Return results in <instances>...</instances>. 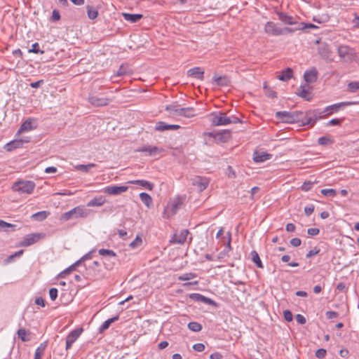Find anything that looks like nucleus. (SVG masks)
I'll list each match as a JSON object with an SVG mask.
<instances>
[{"label": "nucleus", "mask_w": 359, "mask_h": 359, "mask_svg": "<svg viewBox=\"0 0 359 359\" xmlns=\"http://www.w3.org/2000/svg\"><path fill=\"white\" fill-rule=\"evenodd\" d=\"M264 30L266 34L271 36L285 35L288 33L294 32L296 31L295 28L287 27H280L278 25V24L272 21H269L265 24Z\"/></svg>", "instance_id": "1"}, {"label": "nucleus", "mask_w": 359, "mask_h": 359, "mask_svg": "<svg viewBox=\"0 0 359 359\" xmlns=\"http://www.w3.org/2000/svg\"><path fill=\"white\" fill-rule=\"evenodd\" d=\"M210 121L213 126H226L239 123L240 119L235 116L228 117L224 113L215 112L210 114Z\"/></svg>", "instance_id": "2"}, {"label": "nucleus", "mask_w": 359, "mask_h": 359, "mask_svg": "<svg viewBox=\"0 0 359 359\" xmlns=\"http://www.w3.org/2000/svg\"><path fill=\"white\" fill-rule=\"evenodd\" d=\"M304 112L301 111H280L276 113V117L285 123H299L302 121Z\"/></svg>", "instance_id": "3"}, {"label": "nucleus", "mask_w": 359, "mask_h": 359, "mask_svg": "<svg viewBox=\"0 0 359 359\" xmlns=\"http://www.w3.org/2000/svg\"><path fill=\"white\" fill-rule=\"evenodd\" d=\"M89 210L86 209L83 206L79 205L62 214V219L68 221L71 219H77L79 217L86 218L89 215Z\"/></svg>", "instance_id": "4"}, {"label": "nucleus", "mask_w": 359, "mask_h": 359, "mask_svg": "<svg viewBox=\"0 0 359 359\" xmlns=\"http://www.w3.org/2000/svg\"><path fill=\"white\" fill-rule=\"evenodd\" d=\"M36 187L35 183L30 180H19L15 182L12 189L14 191L19 194H30L33 192Z\"/></svg>", "instance_id": "5"}, {"label": "nucleus", "mask_w": 359, "mask_h": 359, "mask_svg": "<svg viewBox=\"0 0 359 359\" xmlns=\"http://www.w3.org/2000/svg\"><path fill=\"white\" fill-rule=\"evenodd\" d=\"M337 52L340 58L344 62H350L356 57L354 49L348 46H339Z\"/></svg>", "instance_id": "6"}, {"label": "nucleus", "mask_w": 359, "mask_h": 359, "mask_svg": "<svg viewBox=\"0 0 359 359\" xmlns=\"http://www.w3.org/2000/svg\"><path fill=\"white\" fill-rule=\"evenodd\" d=\"M322 112L319 110H315L313 111H309L306 114L304 113V116L302 118V121L299 123H302V126H313L318 118L321 116Z\"/></svg>", "instance_id": "7"}, {"label": "nucleus", "mask_w": 359, "mask_h": 359, "mask_svg": "<svg viewBox=\"0 0 359 359\" xmlns=\"http://www.w3.org/2000/svg\"><path fill=\"white\" fill-rule=\"evenodd\" d=\"M88 102L93 107H104L109 104L113 99L107 97H99L98 95L94 94H90L88 98Z\"/></svg>", "instance_id": "8"}, {"label": "nucleus", "mask_w": 359, "mask_h": 359, "mask_svg": "<svg viewBox=\"0 0 359 359\" xmlns=\"http://www.w3.org/2000/svg\"><path fill=\"white\" fill-rule=\"evenodd\" d=\"M358 104L357 102H341L339 103H336L332 105H329L326 107L324 109V111L322 112L325 114L326 116L331 115L334 113H336L341 109H342L344 107L347 106H351L353 104Z\"/></svg>", "instance_id": "9"}, {"label": "nucleus", "mask_w": 359, "mask_h": 359, "mask_svg": "<svg viewBox=\"0 0 359 359\" xmlns=\"http://www.w3.org/2000/svg\"><path fill=\"white\" fill-rule=\"evenodd\" d=\"M43 237L42 233H29L26 235L22 240L17 245L19 247H27L38 242Z\"/></svg>", "instance_id": "10"}, {"label": "nucleus", "mask_w": 359, "mask_h": 359, "mask_svg": "<svg viewBox=\"0 0 359 359\" xmlns=\"http://www.w3.org/2000/svg\"><path fill=\"white\" fill-rule=\"evenodd\" d=\"M83 330L82 327L76 328L72 330L66 337V350H69L72 348V344L77 340L80 337Z\"/></svg>", "instance_id": "11"}, {"label": "nucleus", "mask_w": 359, "mask_h": 359, "mask_svg": "<svg viewBox=\"0 0 359 359\" xmlns=\"http://www.w3.org/2000/svg\"><path fill=\"white\" fill-rule=\"evenodd\" d=\"M192 185L194 186L200 192L205 190L210 183V180L207 177L197 176L191 180Z\"/></svg>", "instance_id": "12"}, {"label": "nucleus", "mask_w": 359, "mask_h": 359, "mask_svg": "<svg viewBox=\"0 0 359 359\" xmlns=\"http://www.w3.org/2000/svg\"><path fill=\"white\" fill-rule=\"evenodd\" d=\"M29 142V140L28 139H15L6 144L4 148L7 151H12L16 149L22 148L25 143H27Z\"/></svg>", "instance_id": "13"}, {"label": "nucleus", "mask_w": 359, "mask_h": 359, "mask_svg": "<svg viewBox=\"0 0 359 359\" xmlns=\"http://www.w3.org/2000/svg\"><path fill=\"white\" fill-rule=\"evenodd\" d=\"M128 189L127 186H107L104 188V193L109 195L117 196Z\"/></svg>", "instance_id": "14"}, {"label": "nucleus", "mask_w": 359, "mask_h": 359, "mask_svg": "<svg viewBox=\"0 0 359 359\" xmlns=\"http://www.w3.org/2000/svg\"><path fill=\"white\" fill-rule=\"evenodd\" d=\"M189 231L183 229L180 232L175 233L171 238V242L177 244H183L187 238Z\"/></svg>", "instance_id": "15"}, {"label": "nucleus", "mask_w": 359, "mask_h": 359, "mask_svg": "<svg viewBox=\"0 0 359 359\" xmlns=\"http://www.w3.org/2000/svg\"><path fill=\"white\" fill-rule=\"evenodd\" d=\"M277 15L278 16L279 20L285 25H293L297 23L293 16L290 15L285 13L278 12Z\"/></svg>", "instance_id": "16"}, {"label": "nucleus", "mask_w": 359, "mask_h": 359, "mask_svg": "<svg viewBox=\"0 0 359 359\" xmlns=\"http://www.w3.org/2000/svg\"><path fill=\"white\" fill-rule=\"evenodd\" d=\"M162 151L163 149L153 146H144L137 149V151L146 152L148 154L149 156H154L159 154L160 152H161Z\"/></svg>", "instance_id": "17"}, {"label": "nucleus", "mask_w": 359, "mask_h": 359, "mask_svg": "<svg viewBox=\"0 0 359 359\" xmlns=\"http://www.w3.org/2000/svg\"><path fill=\"white\" fill-rule=\"evenodd\" d=\"M180 128L177 124H168L163 121H158L156 123L155 129L158 131H165L168 130H177Z\"/></svg>", "instance_id": "18"}, {"label": "nucleus", "mask_w": 359, "mask_h": 359, "mask_svg": "<svg viewBox=\"0 0 359 359\" xmlns=\"http://www.w3.org/2000/svg\"><path fill=\"white\" fill-rule=\"evenodd\" d=\"M272 157V155L265 151H255L253 154V160L256 163H262L267 160H269Z\"/></svg>", "instance_id": "19"}, {"label": "nucleus", "mask_w": 359, "mask_h": 359, "mask_svg": "<svg viewBox=\"0 0 359 359\" xmlns=\"http://www.w3.org/2000/svg\"><path fill=\"white\" fill-rule=\"evenodd\" d=\"M204 70L201 67H196L188 70L187 76L198 79H203Z\"/></svg>", "instance_id": "20"}, {"label": "nucleus", "mask_w": 359, "mask_h": 359, "mask_svg": "<svg viewBox=\"0 0 359 359\" xmlns=\"http://www.w3.org/2000/svg\"><path fill=\"white\" fill-rule=\"evenodd\" d=\"M304 77L307 83H313L317 80L318 72L316 68H312L304 72Z\"/></svg>", "instance_id": "21"}, {"label": "nucleus", "mask_w": 359, "mask_h": 359, "mask_svg": "<svg viewBox=\"0 0 359 359\" xmlns=\"http://www.w3.org/2000/svg\"><path fill=\"white\" fill-rule=\"evenodd\" d=\"M177 110V115L178 116H182L187 118H191L194 117L195 114V109L193 107H186V108H178Z\"/></svg>", "instance_id": "22"}, {"label": "nucleus", "mask_w": 359, "mask_h": 359, "mask_svg": "<svg viewBox=\"0 0 359 359\" xmlns=\"http://www.w3.org/2000/svg\"><path fill=\"white\" fill-rule=\"evenodd\" d=\"M106 202L105 197L104 196H99L93 198L88 202V207H100L103 205Z\"/></svg>", "instance_id": "23"}, {"label": "nucleus", "mask_w": 359, "mask_h": 359, "mask_svg": "<svg viewBox=\"0 0 359 359\" xmlns=\"http://www.w3.org/2000/svg\"><path fill=\"white\" fill-rule=\"evenodd\" d=\"M122 16L126 21L135 23L140 21L143 15L142 14L123 13Z\"/></svg>", "instance_id": "24"}, {"label": "nucleus", "mask_w": 359, "mask_h": 359, "mask_svg": "<svg viewBox=\"0 0 359 359\" xmlns=\"http://www.w3.org/2000/svg\"><path fill=\"white\" fill-rule=\"evenodd\" d=\"M128 183L132 184L140 185L142 188L146 189L149 191L152 190L154 188V184L151 182L144 180H130V181H128Z\"/></svg>", "instance_id": "25"}, {"label": "nucleus", "mask_w": 359, "mask_h": 359, "mask_svg": "<svg viewBox=\"0 0 359 359\" xmlns=\"http://www.w3.org/2000/svg\"><path fill=\"white\" fill-rule=\"evenodd\" d=\"M182 203V202L180 197L175 198L173 201L169 203L168 208L170 210L172 215H175L181 206Z\"/></svg>", "instance_id": "26"}, {"label": "nucleus", "mask_w": 359, "mask_h": 359, "mask_svg": "<svg viewBox=\"0 0 359 359\" xmlns=\"http://www.w3.org/2000/svg\"><path fill=\"white\" fill-rule=\"evenodd\" d=\"M231 233L229 232H228L227 238H226V248L223 251L219 252V254L218 255V257H217L218 259H223L225 256L227 255L228 252L231 250Z\"/></svg>", "instance_id": "27"}, {"label": "nucleus", "mask_w": 359, "mask_h": 359, "mask_svg": "<svg viewBox=\"0 0 359 359\" xmlns=\"http://www.w3.org/2000/svg\"><path fill=\"white\" fill-rule=\"evenodd\" d=\"M213 82L219 86H227L229 84V79L226 76H215Z\"/></svg>", "instance_id": "28"}, {"label": "nucleus", "mask_w": 359, "mask_h": 359, "mask_svg": "<svg viewBox=\"0 0 359 359\" xmlns=\"http://www.w3.org/2000/svg\"><path fill=\"white\" fill-rule=\"evenodd\" d=\"M293 71L291 68H287L282 71L281 74L278 76V79L280 81H287L292 77Z\"/></svg>", "instance_id": "29"}, {"label": "nucleus", "mask_w": 359, "mask_h": 359, "mask_svg": "<svg viewBox=\"0 0 359 359\" xmlns=\"http://www.w3.org/2000/svg\"><path fill=\"white\" fill-rule=\"evenodd\" d=\"M318 53L324 59L329 58L330 50L328 46L325 43L321 44L318 48Z\"/></svg>", "instance_id": "30"}, {"label": "nucleus", "mask_w": 359, "mask_h": 359, "mask_svg": "<svg viewBox=\"0 0 359 359\" xmlns=\"http://www.w3.org/2000/svg\"><path fill=\"white\" fill-rule=\"evenodd\" d=\"M140 198L141 201L147 207L150 208L152 205V198L147 193L142 192L140 194Z\"/></svg>", "instance_id": "31"}, {"label": "nucleus", "mask_w": 359, "mask_h": 359, "mask_svg": "<svg viewBox=\"0 0 359 359\" xmlns=\"http://www.w3.org/2000/svg\"><path fill=\"white\" fill-rule=\"evenodd\" d=\"M87 15L89 19L95 20L98 15L97 8H93L92 6L88 5L86 6Z\"/></svg>", "instance_id": "32"}, {"label": "nucleus", "mask_w": 359, "mask_h": 359, "mask_svg": "<svg viewBox=\"0 0 359 359\" xmlns=\"http://www.w3.org/2000/svg\"><path fill=\"white\" fill-rule=\"evenodd\" d=\"M33 129L32 126V119L28 118L27 119L20 127L18 133L22 131H28Z\"/></svg>", "instance_id": "33"}, {"label": "nucleus", "mask_w": 359, "mask_h": 359, "mask_svg": "<svg viewBox=\"0 0 359 359\" xmlns=\"http://www.w3.org/2000/svg\"><path fill=\"white\" fill-rule=\"evenodd\" d=\"M252 261L256 264V266L259 269H263L264 266L260 259L259 254L256 251H252L251 252Z\"/></svg>", "instance_id": "34"}, {"label": "nucleus", "mask_w": 359, "mask_h": 359, "mask_svg": "<svg viewBox=\"0 0 359 359\" xmlns=\"http://www.w3.org/2000/svg\"><path fill=\"white\" fill-rule=\"evenodd\" d=\"M118 319V316H116L115 317L109 318L108 320H105L102 325L100 327V332H103L109 328L111 323H114V321L117 320Z\"/></svg>", "instance_id": "35"}, {"label": "nucleus", "mask_w": 359, "mask_h": 359, "mask_svg": "<svg viewBox=\"0 0 359 359\" xmlns=\"http://www.w3.org/2000/svg\"><path fill=\"white\" fill-rule=\"evenodd\" d=\"M95 167V164L89 163L87 165L79 164L75 166V169L83 172H88L90 168Z\"/></svg>", "instance_id": "36"}, {"label": "nucleus", "mask_w": 359, "mask_h": 359, "mask_svg": "<svg viewBox=\"0 0 359 359\" xmlns=\"http://www.w3.org/2000/svg\"><path fill=\"white\" fill-rule=\"evenodd\" d=\"M98 253L101 256H103V257H106V256H108L109 257H116V253L111 250H108V249H104V248H102V249H100L98 250Z\"/></svg>", "instance_id": "37"}, {"label": "nucleus", "mask_w": 359, "mask_h": 359, "mask_svg": "<svg viewBox=\"0 0 359 359\" xmlns=\"http://www.w3.org/2000/svg\"><path fill=\"white\" fill-rule=\"evenodd\" d=\"M48 214L46 211H41L34 214L32 217L38 221H43L47 218Z\"/></svg>", "instance_id": "38"}, {"label": "nucleus", "mask_w": 359, "mask_h": 359, "mask_svg": "<svg viewBox=\"0 0 359 359\" xmlns=\"http://www.w3.org/2000/svg\"><path fill=\"white\" fill-rule=\"evenodd\" d=\"M24 253V250H18V252H15L14 254L13 255H11L10 256H8L6 259L5 260V262L8 264V263H11L12 262H13L14 259L15 257H21Z\"/></svg>", "instance_id": "39"}, {"label": "nucleus", "mask_w": 359, "mask_h": 359, "mask_svg": "<svg viewBox=\"0 0 359 359\" xmlns=\"http://www.w3.org/2000/svg\"><path fill=\"white\" fill-rule=\"evenodd\" d=\"M188 328L193 332H199L202 330V325L197 322H190Z\"/></svg>", "instance_id": "40"}, {"label": "nucleus", "mask_w": 359, "mask_h": 359, "mask_svg": "<svg viewBox=\"0 0 359 359\" xmlns=\"http://www.w3.org/2000/svg\"><path fill=\"white\" fill-rule=\"evenodd\" d=\"M196 277V274L194 273H187L180 275L178 277L179 280L184 281V280H189L191 279H194Z\"/></svg>", "instance_id": "41"}, {"label": "nucleus", "mask_w": 359, "mask_h": 359, "mask_svg": "<svg viewBox=\"0 0 359 359\" xmlns=\"http://www.w3.org/2000/svg\"><path fill=\"white\" fill-rule=\"evenodd\" d=\"M348 90L351 93H355L359 90V81H351L348 83Z\"/></svg>", "instance_id": "42"}, {"label": "nucleus", "mask_w": 359, "mask_h": 359, "mask_svg": "<svg viewBox=\"0 0 359 359\" xmlns=\"http://www.w3.org/2000/svg\"><path fill=\"white\" fill-rule=\"evenodd\" d=\"M142 243V239L140 236H137L129 244L130 248L134 249Z\"/></svg>", "instance_id": "43"}, {"label": "nucleus", "mask_w": 359, "mask_h": 359, "mask_svg": "<svg viewBox=\"0 0 359 359\" xmlns=\"http://www.w3.org/2000/svg\"><path fill=\"white\" fill-rule=\"evenodd\" d=\"M320 193L325 196L334 197L337 195V191L334 189H323Z\"/></svg>", "instance_id": "44"}, {"label": "nucleus", "mask_w": 359, "mask_h": 359, "mask_svg": "<svg viewBox=\"0 0 359 359\" xmlns=\"http://www.w3.org/2000/svg\"><path fill=\"white\" fill-rule=\"evenodd\" d=\"M329 20H330V17L327 14H324L320 16V15L314 16L313 18V20L318 23H323V22H327Z\"/></svg>", "instance_id": "45"}, {"label": "nucleus", "mask_w": 359, "mask_h": 359, "mask_svg": "<svg viewBox=\"0 0 359 359\" xmlns=\"http://www.w3.org/2000/svg\"><path fill=\"white\" fill-rule=\"evenodd\" d=\"M14 224L7 223L5 221L0 219V231H8V228H13Z\"/></svg>", "instance_id": "46"}, {"label": "nucleus", "mask_w": 359, "mask_h": 359, "mask_svg": "<svg viewBox=\"0 0 359 359\" xmlns=\"http://www.w3.org/2000/svg\"><path fill=\"white\" fill-rule=\"evenodd\" d=\"M264 90H265V95H266L268 97H270V98H274V97H276V96H277L276 93L273 90H272V89H271V88H268V87L266 86V84L264 85Z\"/></svg>", "instance_id": "47"}, {"label": "nucleus", "mask_w": 359, "mask_h": 359, "mask_svg": "<svg viewBox=\"0 0 359 359\" xmlns=\"http://www.w3.org/2000/svg\"><path fill=\"white\" fill-rule=\"evenodd\" d=\"M29 53H40L43 54L44 53L43 50H40L39 45L38 43H34L32 45V48L28 50Z\"/></svg>", "instance_id": "48"}, {"label": "nucleus", "mask_w": 359, "mask_h": 359, "mask_svg": "<svg viewBox=\"0 0 359 359\" xmlns=\"http://www.w3.org/2000/svg\"><path fill=\"white\" fill-rule=\"evenodd\" d=\"M18 336L22 340V341H27L29 339L26 337L27 331L25 329H19L18 330Z\"/></svg>", "instance_id": "49"}, {"label": "nucleus", "mask_w": 359, "mask_h": 359, "mask_svg": "<svg viewBox=\"0 0 359 359\" xmlns=\"http://www.w3.org/2000/svg\"><path fill=\"white\" fill-rule=\"evenodd\" d=\"M301 25L302 26L301 27L295 29L296 31L297 30H304L305 29H317V28H318V26L315 25L314 24H311V23L302 22Z\"/></svg>", "instance_id": "50"}, {"label": "nucleus", "mask_w": 359, "mask_h": 359, "mask_svg": "<svg viewBox=\"0 0 359 359\" xmlns=\"http://www.w3.org/2000/svg\"><path fill=\"white\" fill-rule=\"evenodd\" d=\"M130 73V70H128L126 67L121 65L116 72V76H121L123 75L129 74Z\"/></svg>", "instance_id": "51"}, {"label": "nucleus", "mask_w": 359, "mask_h": 359, "mask_svg": "<svg viewBox=\"0 0 359 359\" xmlns=\"http://www.w3.org/2000/svg\"><path fill=\"white\" fill-rule=\"evenodd\" d=\"M189 298L194 302H202L203 295L199 293H191L189 294Z\"/></svg>", "instance_id": "52"}, {"label": "nucleus", "mask_w": 359, "mask_h": 359, "mask_svg": "<svg viewBox=\"0 0 359 359\" xmlns=\"http://www.w3.org/2000/svg\"><path fill=\"white\" fill-rule=\"evenodd\" d=\"M313 183L311 181L305 182L301 187V189L304 191H309L313 187Z\"/></svg>", "instance_id": "53"}, {"label": "nucleus", "mask_w": 359, "mask_h": 359, "mask_svg": "<svg viewBox=\"0 0 359 359\" xmlns=\"http://www.w3.org/2000/svg\"><path fill=\"white\" fill-rule=\"evenodd\" d=\"M308 94H309L308 91L303 86H300L299 92L297 93V95L301 97L309 100L307 98Z\"/></svg>", "instance_id": "54"}, {"label": "nucleus", "mask_w": 359, "mask_h": 359, "mask_svg": "<svg viewBox=\"0 0 359 359\" xmlns=\"http://www.w3.org/2000/svg\"><path fill=\"white\" fill-rule=\"evenodd\" d=\"M60 14L59 11L56 9H54L52 13V16L50 18V20L53 22H56L60 20Z\"/></svg>", "instance_id": "55"}, {"label": "nucleus", "mask_w": 359, "mask_h": 359, "mask_svg": "<svg viewBox=\"0 0 359 359\" xmlns=\"http://www.w3.org/2000/svg\"><path fill=\"white\" fill-rule=\"evenodd\" d=\"M344 118H333L327 123V126H341Z\"/></svg>", "instance_id": "56"}, {"label": "nucleus", "mask_w": 359, "mask_h": 359, "mask_svg": "<svg viewBox=\"0 0 359 359\" xmlns=\"http://www.w3.org/2000/svg\"><path fill=\"white\" fill-rule=\"evenodd\" d=\"M329 142H330V139L328 137H326V136L320 137L318 140V143L320 145H326Z\"/></svg>", "instance_id": "57"}, {"label": "nucleus", "mask_w": 359, "mask_h": 359, "mask_svg": "<svg viewBox=\"0 0 359 359\" xmlns=\"http://www.w3.org/2000/svg\"><path fill=\"white\" fill-rule=\"evenodd\" d=\"M283 316H284V318L286 321L287 322H290L293 319V316H292V313L289 310H285L283 312Z\"/></svg>", "instance_id": "58"}, {"label": "nucleus", "mask_w": 359, "mask_h": 359, "mask_svg": "<svg viewBox=\"0 0 359 359\" xmlns=\"http://www.w3.org/2000/svg\"><path fill=\"white\" fill-rule=\"evenodd\" d=\"M49 295L51 300H55L57 297V289L54 287L50 288L49 290Z\"/></svg>", "instance_id": "59"}, {"label": "nucleus", "mask_w": 359, "mask_h": 359, "mask_svg": "<svg viewBox=\"0 0 359 359\" xmlns=\"http://www.w3.org/2000/svg\"><path fill=\"white\" fill-rule=\"evenodd\" d=\"M74 266L71 265L70 266H69L68 268H67L66 269H65L64 271H62L60 274H59V276L60 278H65L66 276V275L69 274L71 271H74Z\"/></svg>", "instance_id": "60"}, {"label": "nucleus", "mask_w": 359, "mask_h": 359, "mask_svg": "<svg viewBox=\"0 0 359 359\" xmlns=\"http://www.w3.org/2000/svg\"><path fill=\"white\" fill-rule=\"evenodd\" d=\"M325 355H326V350L324 348H319L316 352V356L320 359L325 358Z\"/></svg>", "instance_id": "61"}, {"label": "nucleus", "mask_w": 359, "mask_h": 359, "mask_svg": "<svg viewBox=\"0 0 359 359\" xmlns=\"http://www.w3.org/2000/svg\"><path fill=\"white\" fill-rule=\"evenodd\" d=\"M193 348L197 352H202L205 349V345L202 343H197L194 344Z\"/></svg>", "instance_id": "62"}, {"label": "nucleus", "mask_w": 359, "mask_h": 359, "mask_svg": "<svg viewBox=\"0 0 359 359\" xmlns=\"http://www.w3.org/2000/svg\"><path fill=\"white\" fill-rule=\"evenodd\" d=\"M320 252V249L317 247H315L313 249L311 250L306 255V258H310L314 255H318Z\"/></svg>", "instance_id": "63"}, {"label": "nucleus", "mask_w": 359, "mask_h": 359, "mask_svg": "<svg viewBox=\"0 0 359 359\" xmlns=\"http://www.w3.org/2000/svg\"><path fill=\"white\" fill-rule=\"evenodd\" d=\"M314 211V205H310L304 208V212L307 216H310Z\"/></svg>", "instance_id": "64"}]
</instances>
